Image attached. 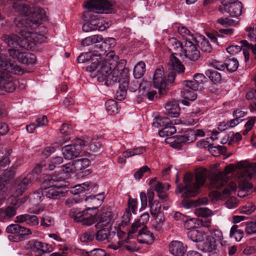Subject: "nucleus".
<instances>
[{
	"label": "nucleus",
	"mask_w": 256,
	"mask_h": 256,
	"mask_svg": "<svg viewBox=\"0 0 256 256\" xmlns=\"http://www.w3.org/2000/svg\"><path fill=\"white\" fill-rule=\"evenodd\" d=\"M210 239L214 240H215L216 243L219 242L222 238V233L218 230H215L210 233V235L208 236Z\"/></svg>",
	"instance_id": "56"
},
{
	"label": "nucleus",
	"mask_w": 256,
	"mask_h": 256,
	"mask_svg": "<svg viewBox=\"0 0 256 256\" xmlns=\"http://www.w3.org/2000/svg\"><path fill=\"white\" fill-rule=\"evenodd\" d=\"M150 172V168L146 166H144L138 170L134 174V177L136 180H140L146 172Z\"/></svg>",
	"instance_id": "60"
},
{
	"label": "nucleus",
	"mask_w": 256,
	"mask_h": 256,
	"mask_svg": "<svg viewBox=\"0 0 256 256\" xmlns=\"http://www.w3.org/2000/svg\"><path fill=\"white\" fill-rule=\"evenodd\" d=\"M116 236L115 232H111L108 228H102L95 234L96 240L101 242H110L114 236Z\"/></svg>",
	"instance_id": "22"
},
{
	"label": "nucleus",
	"mask_w": 256,
	"mask_h": 256,
	"mask_svg": "<svg viewBox=\"0 0 256 256\" xmlns=\"http://www.w3.org/2000/svg\"><path fill=\"white\" fill-rule=\"evenodd\" d=\"M60 133L64 136L63 139V143L66 142L70 140L68 135L72 132L71 127L66 124H64L60 129Z\"/></svg>",
	"instance_id": "48"
},
{
	"label": "nucleus",
	"mask_w": 256,
	"mask_h": 256,
	"mask_svg": "<svg viewBox=\"0 0 256 256\" xmlns=\"http://www.w3.org/2000/svg\"><path fill=\"white\" fill-rule=\"evenodd\" d=\"M85 142V146H88L90 150L93 152H96L101 148V144L98 140L88 138Z\"/></svg>",
	"instance_id": "35"
},
{
	"label": "nucleus",
	"mask_w": 256,
	"mask_h": 256,
	"mask_svg": "<svg viewBox=\"0 0 256 256\" xmlns=\"http://www.w3.org/2000/svg\"><path fill=\"white\" fill-rule=\"evenodd\" d=\"M126 64V61L124 60H120L119 62H117V64L113 67V70L110 71L106 80V82L110 84L118 82L120 88L122 86L124 88L128 86V70L124 68Z\"/></svg>",
	"instance_id": "6"
},
{
	"label": "nucleus",
	"mask_w": 256,
	"mask_h": 256,
	"mask_svg": "<svg viewBox=\"0 0 256 256\" xmlns=\"http://www.w3.org/2000/svg\"><path fill=\"white\" fill-rule=\"evenodd\" d=\"M111 220V214L110 212L102 213L98 218V221L96 226L98 228L107 226Z\"/></svg>",
	"instance_id": "31"
},
{
	"label": "nucleus",
	"mask_w": 256,
	"mask_h": 256,
	"mask_svg": "<svg viewBox=\"0 0 256 256\" xmlns=\"http://www.w3.org/2000/svg\"><path fill=\"white\" fill-rule=\"evenodd\" d=\"M240 45H232L226 48L228 52L231 54H234L240 52L243 47L249 48L250 44L246 40H241Z\"/></svg>",
	"instance_id": "32"
},
{
	"label": "nucleus",
	"mask_w": 256,
	"mask_h": 256,
	"mask_svg": "<svg viewBox=\"0 0 256 256\" xmlns=\"http://www.w3.org/2000/svg\"><path fill=\"white\" fill-rule=\"evenodd\" d=\"M114 42V39L113 38H108V40L102 42L100 44L94 45L95 50L92 52H87L82 54L80 55L77 60L78 63H84L85 62L90 61L94 62L100 60L101 56H104L107 52L106 49H108Z\"/></svg>",
	"instance_id": "7"
},
{
	"label": "nucleus",
	"mask_w": 256,
	"mask_h": 256,
	"mask_svg": "<svg viewBox=\"0 0 256 256\" xmlns=\"http://www.w3.org/2000/svg\"><path fill=\"white\" fill-rule=\"evenodd\" d=\"M16 209L12 205L5 210L0 209V217L10 218L16 214Z\"/></svg>",
	"instance_id": "41"
},
{
	"label": "nucleus",
	"mask_w": 256,
	"mask_h": 256,
	"mask_svg": "<svg viewBox=\"0 0 256 256\" xmlns=\"http://www.w3.org/2000/svg\"><path fill=\"white\" fill-rule=\"evenodd\" d=\"M54 220L52 216L47 215L44 214L42 220H41V225L44 227H50L54 225Z\"/></svg>",
	"instance_id": "51"
},
{
	"label": "nucleus",
	"mask_w": 256,
	"mask_h": 256,
	"mask_svg": "<svg viewBox=\"0 0 256 256\" xmlns=\"http://www.w3.org/2000/svg\"><path fill=\"white\" fill-rule=\"evenodd\" d=\"M216 244L215 242V240H212L210 239L209 237H208L206 242L204 244V250L206 252H212V251L216 250Z\"/></svg>",
	"instance_id": "49"
},
{
	"label": "nucleus",
	"mask_w": 256,
	"mask_h": 256,
	"mask_svg": "<svg viewBox=\"0 0 256 256\" xmlns=\"http://www.w3.org/2000/svg\"><path fill=\"white\" fill-rule=\"evenodd\" d=\"M178 32L182 36L186 38V40L190 38V40H193L194 41V38H196L194 36L190 31L185 26H182L178 27Z\"/></svg>",
	"instance_id": "45"
},
{
	"label": "nucleus",
	"mask_w": 256,
	"mask_h": 256,
	"mask_svg": "<svg viewBox=\"0 0 256 256\" xmlns=\"http://www.w3.org/2000/svg\"><path fill=\"white\" fill-rule=\"evenodd\" d=\"M96 186V184H95L92 183L90 182H86L72 188L70 192L72 194L76 195L86 190H88L91 188H93Z\"/></svg>",
	"instance_id": "27"
},
{
	"label": "nucleus",
	"mask_w": 256,
	"mask_h": 256,
	"mask_svg": "<svg viewBox=\"0 0 256 256\" xmlns=\"http://www.w3.org/2000/svg\"><path fill=\"white\" fill-rule=\"evenodd\" d=\"M62 162L63 158L61 156H56L52 158L48 164L49 169L50 170H53L55 168L56 165L62 164Z\"/></svg>",
	"instance_id": "61"
},
{
	"label": "nucleus",
	"mask_w": 256,
	"mask_h": 256,
	"mask_svg": "<svg viewBox=\"0 0 256 256\" xmlns=\"http://www.w3.org/2000/svg\"><path fill=\"white\" fill-rule=\"evenodd\" d=\"M194 42L204 52L210 53L212 50V46L210 42L204 36H200L194 38Z\"/></svg>",
	"instance_id": "26"
},
{
	"label": "nucleus",
	"mask_w": 256,
	"mask_h": 256,
	"mask_svg": "<svg viewBox=\"0 0 256 256\" xmlns=\"http://www.w3.org/2000/svg\"><path fill=\"white\" fill-rule=\"evenodd\" d=\"M176 132V128L171 123L168 126L162 128L161 130H159L158 134L161 137H169L175 134Z\"/></svg>",
	"instance_id": "40"
},
{
	"label": "nucleus",
	"mask_w": 256,
	"mask_h": 256,
	"mask_svg": "<svg viewBox=\"0 0 256 256\" xmlns=\"http://www.w3.org/2000/svg\"><path fill=\"white\" fill-rule=\"evenodd\" d=\"M28 21L29 20L24 17L16 18L14 19L16 32L20 36L14 34L4 36V40L9 46H12L14 49L20 48L31 50L36 44H41L44 41V38L43 36L28 31L30 27L32 26L28 22Z\"/></svg>",
	"instance_id": "1"
},
{
	"label": "nucleus",
	"mask_w": 256,
	"mask_h": 256,
	"mask_svg": "<svg viewBox=\"0 0 256 256\" xmlns=\"http://www.w3.org/2000/svg\"><path fill=\"white\" fill-rule=\"evenodd\" d=\"M103 38L100 35H93L84 38L82 42V44L84 46H89L95 44L100 43L102 42Z\"/></svg>",
	"instance_id": "34"
},
{
	"label": "nucleus",
	"mask_w": 256,
	"mask_h": 256,
	"mask_svg": "<svg viewBox=\"0 0 256 256\" xmlns=\"http://www.w3.org/2000/svg\"><path fill=\"white\" fill-rule=\"evenodd\" d=\"M146 72V64L142 61L139 62L134 68L133 74L135 78L138 79L142 78Z\"/></svg>",
	"instance_id": "33"
},
{
	"label": "nucleus",
	"mask_w": 256,
	"mask_h": 256,
	"mask_svg": "<svg viewBox=\"0 0 256 256\" xmlns=\"http://www.w3.org/2000/svg\"><path fill=\"white\" fill-rule=\"evenodd\" d=\"M146 226H144L142 230L138 232V240L142 244H151L153 243L154 240V237L152 233L150 231H148Z\"/></svg>",
	"instance_id": "23"
},
{
	"label": "nucleus",
	"mask_w": 256,
	"mask_h": 256,
	"mask_svg": "<svg viewBox=\"0 0 256 256\" xmlns=\"http://www.w3.org/2000/svg\"><path fill=\"white\" fill-rule=\"evenodd\" d=\"M37 179L32 174H28L26 176L16 180L15 192L18 196L22 195L24 191L29 188L32 184Z\"/></svg>",
	"instance_id": "15"
},
{
	"label": "nucleus",
	"mask_w": 256,
	"mask_h": 256,
	"mask_svg": "<svg viewBox=\"0 0 256 256\" xmlns=\"http://www.w3.org/2000/svg\"><path fill=\"white\" fill-rule=\"evenodd\" d=\"M85 147L84 140L76 138L72 144L65 146L62 150L65 158L72 160L78 157L83 148Z\"/></svg>",
	"instance_id": "9"
},
{
	"label": "nucleus",
	"mask_w": 256,
	"mask_h": 256,
	"mask_svg": "<svg viewBox=\"0 0 256 256\" xmlns=\"http://www.w3.org/2000/svg\"><path fill=\"white\" fill-rule=\"evenodd\" d=\"M29 244L32 248L33 251L36 253H38L40 256L49 254L53 250L51 245L36 240L30 241Z\"/></svg>",
	"instance_id": "17"
},
{
	"label": "nucleus",
	"mask_w": 256,
	"mask_h": 256,
	"mask_svg": "<svg viewBox=\"0 0 256 256\" xmlns=\"http://www.w3.org/2000/svg\"><path fill=\"white\" fill-rule=\"evenodd\" d=\"M16 222H26L30 226H36L39 224V220L38 216L29 214H23L16 217Z\"/></svg>",
	"instance_id": "24"
},
{
	"label": "nucleus",
	"mask_w": 256,
	"mask_h": 256,
	"mask_svg": "<svg viewBox=\"0 0 256 256\" xmlns=\"http://www.w3.org/2000/svg\"><path fill=\"white\" fill-rule=\"evenodd\" d=\"M225 66L228 72H234L238 69L239 63L237 59L234 58H228L225 60Z\"/></svg>",
	"instance_id": "38"
},
{
	"label": "nucleus",
	"mask_w": 256,
	"mask_h": 256,
	"mask_svg": "<svg viewBox=\"0 0 256 256\" xmlns=\"http://www.w3.org/2000/svg\"><path fill=\"white\" fill-rule=\"evenodd\" d=\"M195 214L198 216L206 218L213 214L212 212L206 208H197L195 210Z\"/></svg>",
	"instance_id": "46"
},
{
	"label": "nucleus",
	"mask_w": 256,
	"mask_h": 256,
	"mask_svg": "<svg viewBox=\"0 0 256 256\" xmlns=\"http://www.w3.org/2000/svg\"><path fill=\"white\" fill-rule=\"evenodd\" d=\"M95 236L94 232L88 231L84 232L80 237V240L83 242H88L92 241Z\"/></svg>",
	"instance_id": "58"
},
{
	"label": "nucleus",
	"mask_w": 256,
	"mask_h": 256,
	"mask_svg": "<svg viewBox=\"0 0 256 256\" xmlns=\"http://www.w3.org/2000/svg\"><path fill=\"white\" fill-rule=\"evenodd\" d=\"M165 108L166 112L173 117L177 116L180 112L178 102L176 100L168 102L165 106Z\"/></svg>",
	"instance_id": "30"
},
{
	"label": "nucleus",
	"mask_w": 256,
	"mask_h": 256,
	"mask_svg": "<svg viewBox=\"0 0 256 256\" xmlns=\"http://www.w3.org/2000/svg\"><path fill=\"white\" fill-rule=\"evenodd\" d=\"M131 216V212L129 210H126V212L122 216V220L120 224L121 226H124L128 225L130 222Z\"/></svg>",
	"instance_id": "62"
},
{
	"label": "nucleus",
	"mask_w": 256,
	"mask_h": 256,
	"mask_svg": "<svg viewBox=\"0 0 256 256\" xmlns=\"http://www.w3.org/2000/svg\"><path fill=\"white\" fill-rule=\"evenodd\" d=\"M186 249V246L180 241L173 240L169 244V251L174 256H184Z\"/></svg>",
	"instance_id": "18"
},
{
	"label": "nucleus",
	"mask_w": 256,
	"mask_h": 256,
	"mask_svg": "<svg viewBox=\"0 0 256 256\" xmlns=\"http://www.w3.org/2000/svg\"><path fill=\"white\" fill-rule=\"evenodd\" d=\"M91 211L90 208H88L84 210L76 212L74 216V220L76 222H81L83 225L90 226L94 222L96 213Z\"/></svg>",
	"instance_id": "14"
},
{
	"label": "nucleus",
	"mask_w": 256,
	"mask_h": 256,
	"mask_svg": "<svg viewBox=\"0 0 256 256\" xmlns=\"http://www.w3.org/2000/svg\"><path fill=\"white\" fill-rule=\"evenodd\" d=\"M188 238L194 242H200L204 240V234L196 230H192L188 232Z\"/></svg>",
	"instance_id": "39"
},
{
	"label": "nucleus",
	"mask_w": 256,
	"mask_h": 256,
	"mask_svg": "<svg viewBox=\"0 0 256 256\" xmlns=\"http://www.w3.org/2000/svg\"><path fill=\"white\" fill-rule=\"evenodd\" d=\"M28 198V197L27 196H24L20 198H14L12 200L11 205L17 210L19 207L26 202Z\"/></svg>",
	"instance_id": "53"
},
{
	"label": "nucleus",
	"mask_w": 256,
	"mask_h": 256,
	"mask_svg": "<svg viewBox=\"0 0 256 256\" xmlns=\"http://www.w3.org/2000/svg\"><path fill=\"white\" fill-rule=\"evenodd\" d=\"M170 63L174 71L169 73L167 77L164 75L162 67L157 68L153 76V84L158 90L160 96L164 95L168 92L169 86L174 82L176 72L182 73L184 71V66L180 60L172 54L170 58Z\"/></svg>",
	"instance_id": "2"
},
{
	"label": "nucleus",
	"mask_w": 256,
	"mask_h": 256,
	"mask_svg": "<svg viewBox=\"0 0 256 256\" xmlns=\"http://www.w3.org/2000/svg\"><path fill=\"white\" fill-rule=\"evenodd\" d=\"M236 167L247 172L249 177L256 178V162L250 163L247 160H242L237 162Z\"/></svg>",
	"instance_id": "20"
},
{
	"label": "nucleus",
	"mask_w": 256,
	"mask_h": 256,
	"mask_svg": "<svg viewBox=\"0 0 256 256\" xmlns=\"http://www.w3.org/2000/svg\"><path fill=\"white\" fill-rule=\"evenodd\" d=\"M234 167V164H229L226 166L223 172H218L215 174L211 178V186L218 189L222 187L227 182L226 174L233 171Z\"/></svg>",
	"instance_id": "11"
},
{
	"label": "nucleus",
	"mask_w": 256,
	"mask_h": 256,
	"mask_svg": "<svg viewBox=\"0 0 256 256\" xmlns=\"http://www.w3.org/2000/svg\"><path fill=\"white\" fill-rule=\"evenodd\" d=\"M140 82H138V79L135 78V80H132L130 83H129L128 80V86H126V88H128L130 92H136L140 88Z\"/></svg>",
	"instance_id": "57"
},
{
	"label": "nucleus",
	"mask_w": 256,
	"mask_h": 256,
	"mask_svg": "<svg viewBox=\"0 0 256 256\" xmlns=\"http://www.w3.org/2000/svg\"><path fill=\"white\" fill-rule=\"evenodd\" d=\"M171 42L174 48L178 52L182 53L184 49V46H182V43L178 41L176 38H172Z\"/></svg>",
	"instance_id": "63"
},
{
	"label": "nucleus",
	"mask_w": 256,
	"mask_h": 256,
	"mask_svg": "<svg viewBox=\"0 0 256 256\" xmlns=\"http://www.w3.org/2000/svg\"><path fill=\"white\" fill-rule=\"evenodd\" d=\"M206 74L214 83L218 82L222 80L220 74L214 70H208L206 71Z\"/></svg>",
	"instance_id": "43"
},
{
	"label": "nucleus",
	"mask_w": 256,
	"mask_h": 256,
	"mask_svg": "<svg viewBox=\"0 0 256 256\" xmlns=\"http://www.w3.org/2000/svg\"><path fill=\"white\" fill-rule=\"evenodd\" d=\"M104 199V196L100 194L90 196L86 198L85 200L88 204H91L92 206L91 211L94 210H96L98 206H100Z\"/></svg>",
	"instance_id": "28"
},
{
	"label": "nucleus",
	"mask_w": 256,
	"mask_h": 256,
	"mask_svg": "<svg viewBox=\"0 0 256 256\" xmlns=\"http://www.w3.org/2000/svg\"><path fill=\"white\" fill-rule=\"evenodd\" d=\"M118 58L115 55L114 51L110 50L104 56H102L100 60L92 62L86 68L87 71L92 74V76L96 77L99 82L105 81L112 69L114 67Z\"/></svg>",
	"instance_id": "3"
},
{
	"label": "nucleus",
	"mask_w": 256,
	"mask_h": 256,
	"mask_svg": "<svg viewBox=\"0 0 256 256\" xmlns=\"http://www.w3.org/2000/svg\"><path fill=\"white\" fill-rule=\"evenodd\" d=\"M208 62L210 65L216 70H223L226 68L225 63L223 64L222 62L217 60L212 59L209 60Z\"/></svg>",
	"instance_id": "55"
},
{
	"label": "nucleus",
	"mask_w": 256,
	"mask_h": 256,
	"mask_svg": "<svg viewBox=\"0 0 256 256\" xmlns=\"http://www.w3.org/2000/svg\"><path fill=\"white\" fill-rule=\"evenodd\" d=\"M236 189V184L235 182H230L226 188H224L221 194L219 192L214 191V194L216 198H226L228 197L232 192H234Z\"/></svg>",
	"instance_id": "29"
},
{
	"label": "nucleus",
	"mask_w": 256,
	"mask_h": 256,
	"mask_svg": "<svg viewBox=\"0 0 256 256\" xmlns=\"http://www.w3.org/2000/svg\"><path fill=\"white\" fill-rule=\"evenodd\" d=\"M224 3L219 7V10L223 12H226L234 17L240 16L242 12V4L238 0H224Z\"/></svg>",
	"instance_id": "12"
},
{
	"label": "nucleus",
	"mask_w": 256,
	"mask_h": 256,
	"mask_svg": "<svg viewBox=\"0 0 256 256\" xmlns=\"http://www.w3.org/2000/svg\"><path fill=\"white\" fill-rule=\"evenodd\" d=\"M194 140V132L192 130L186 131L183 134L176 136L175 142L172 146L179 149L182 146V144L185 142H190Z\"/></svg>",
	"instance_id": "19"
},
{
	"label": "nucleus",
	"mask_w": 256,
	"mask_h": 256,
	"mask_svg": "<svg viewBox=\"0 0 256 256\" xmlns=\"http://www.w3.org/2000/svg\"><path fill=\"white\" fill-rule=\"evenodd\" d=\"M45 196L48 198L56 199L63 196L60 188L56 184H52L48 188H44Z\"/></svg>",
	"instance_id": "21"
},
{
	"label": "nucleus",
	"mask_w": 256,
	"mask_h": 256,
	"mask_svg": "<svg viewBox=\"0 0 256 256\" xmlns=\"http://www.w3.org/2000/svg\"><path fill=\"white\" fill-rule=\"evenodd\" d=\"M182 54L186 58L194 62L197 60L200 57V51L198 50L195 44L190 41V38L186 41L183 52L180 53V55Z\"/></svg>",
	"instance_id": "16"
},
{
	"label": "nucleus",
	"mask_w": 256,
	"mask_h": 256,
	"mask_svg": "<svg viewBox=\"0 0 256 256\" xmlns=\"http://www.w3.org/2000/svg\"><path fill=\"white\" fill-rule=\"evenodd\" d=\"M2 70L20 75L24 73L23 70L17 64L0 58V88L6 92H12L15 90L13 78Z\"/></svg>",
	"instance_id": "5"
},
{
	"label": "nucleus",
	"mask_w": 256,
	"mask_h": 256,
	"mask_svg": "<svg viewBox=\"0 0 256 256\" xmlns=\"http://www.w3.org/2000/svg\"><path fill=\"white\" fill-rule=\"evenodd\" d=\"M154 190L158 193H162L166 190H168L170 185L166 184H162L159 182H157L154 186H152Z\"/></svg>",
	"instance_id": "54"
},
{
	"label": "nucleus",
	"mask_w": 256,
	"mask_h": 256,
	"mask_svg": "<svg viewBox=\"0 0 256 256\" xmlns=\"http://www.w3.org/2000/svg\"><path fill=\"white\" fill-rule=\"evenodd\" d=\"M84 6L88 9L86 14L90 12L96 14H110L112 12V4L108 0H90Z\"/></svg>",
	"instance_id": "8"
},
{
	"label": "nucleus",
	"mask_w": 256,
	"mask_h": 256,
	"mask_svg": "<svg viewBox=\"0 0 256 256\" xmlns=\"http://www.w3.org/2000/svg\"><path fill=\"white\" fill-rule=\"evenodd\" d=\"M74 162L76 171L82 170L88 168L90 163V160L86 158L78 159Z\"/></svg>",
	"instance_id": "42"
},
{
	"label": "nucleus",
	"mask_w": 256,
	"mask_h": 256,
	"mask_svg": "<svg viewBox=\"0 0 256 256\" xmlns=\"http://www.w3.org/2000/svg\"><path fill=\"white\" fill-rule=\"evenodd\" d=\"M8 53L11 57L26 66L34 64L36 60V56L34 54L28 52H20L18 49H10Z\"/></svg>",
	"instance_id": "13"
},
{
	"label": "nucleus",
	"mask_w": 256,
	"mask_h": 256,
	"mask_svg": "<svg viewBox=\"0 0 256 256\" xmlns=\"http://www.w3.org/2000/svg\"><path fill=\"white\" fill-rule=\"evenodd\" d=\"M105 106L107 112L110 114H114L118 112L117 102L112 100H110L105 103Z\"/></svg>",
	"instance_id": "37"
},
{
	"label": "nucleus",
	"mask_w": 256,
	"mask_h": 256,
	"mask_svg": "<svg viewBox=\"0 0 256 256\" xmlns=\"http://www.w3.org/2000/svg\"><path fill=\"white\" fill-rule=\"evenodd\" d=\"M248 172L244 170H240L238 176V184L239 190L238 195L239 197L243 198L248 194L252 189V184L248 180L256 178H250Z\"/></svg>",
	"instance_id": "10"
},
{
	"label": "nucleus",
	"mask_w": 256,
	"mask_h": 256,
	"mask_svg": "<svg viewBox=\"0 0 256 256\" xmlns=\"http://www.w3.org/2000/svg\"><path fill=\"white\" fill-rule=\"evenodd\" d=\"M137 205V200L133 198L130 196H129L128 202V208L126 210H129L130 212L132 211L134 214H136Z\"/></svg>",
	"instance_id": "52"
},
{
	"label": "nucleus",
	"mask_w": 256,
	"mask_h": 256,
	"mask_svg": "<svg viewBox=\"0 0 256 256\" xmlns=\"http://www.w3.org/2000/svg\"><path fill=\"white\" fill-rule=\"evenodd\" d=\"M208 171L204 169L198 172L196 174L195 180L191 174H186L184 177V186L179 184L176 190V193H182V196L184 198L196 196L199 188L203 186L206 182Z\"/></svg>",
	"instance_id": "4"
},
{
	"label": "nucleus",
	"mask_w": 256,
	"mask_h": 256,
	"mask_svg": "<svg viewBox=\"0 0 256 256\" xmlns=\"http://www.w3.org/2000/svg\"><path fill=\"white\" fill-rule=\"evenodd\" d=\"M256 208V206L252 203L250 202L244 206L242 211L246 214H250L254 212Z\"/></svg>",
	"instance_id": "64"
},
{
	"label": "nucleus",
	"mask_w": 256,
	"mask_h": 256,
	"mask_svg": "<svg viewBox=\"0 0 256 256\" xmlns=\"http://www.w3.org/2000/svg\"><path fill=\"white\" fill-rule=\"evenodd\" d=\"M195 91L188 88H183L182 90V94L185 99L189 100H194L196 98V94Z\"/></svg>",
	"instance_id": "44"
},
{
	"label": "nucleus",
	"mask_w": 256,
	"mask_h": 256,
	"mask_svg": "<svg viewBox=\"0 0 256 256\" xmlns=\"http://www.w3.org/2000/svg\"><path fill=\"white\" fill-rule=\"evenodd\" d=\"M150 218V215L148 212H146L142 214L140 218L136 220L130 229L129 230L128 232V234H134L138 230V228L141 226L143 227L145 226V224L148 221Z\"/></svg>",
	"instance_id": "25"
},
{
	"label": "nucleus",
	"mask_w": 256,
	"mask_h": 256,
	"mask_svg": "<svg viewBox=\"0 0 256 256\" xmlns=\"http://www.w3.org/2000/svg\"><path fill=\"white\" fill-rule=\"evenodd\" d=\"M172 122L168 118L164 117L158 118L156 121L153 122V126L155 127H162L163 128L168 126Z\"/></svg>",
	"instance_id": "50"
},
{
	"label": "nucleus",
	"mask_w": 256,
	"mask_h": 256,
	"mask_svg": "<svg viewBox=\"0 0 256 256\" xmlns=\"http://www.w3.org/2000/svg\"><path fill=\"white\" fill-rule=\"evenodd\" d=\"M150 206V214L156 217V218H158L160 216V205L159 204L158 202L154 201L153 203L149 204Z\"/></svg>",
	"instance_id": "47"
},
{
	"label": "nucleus",
	"mask_w": 256,
	"mask_h": 256,
	"mask_svg": "<svg viewBox=\"0 0 256 256\" xmlns=\"http://www.w3.org/2000/svg\"><path fill=\"white\" fill-rule=\"evenodd\" d=\"M21 226L18 224H11L6 228L8 233L18 234L20 231Z\"/></svg>",
	"instance_id": "59"
},
{
	"label": "nucleus",
	"mask_w": 256,
	"mask_h": 256,
	"mask_svg": "<svg viewBox=\"0 0 256 256\" xmlns=\"http://www.w3.org/2000/svg\"><path fill=\"white\" fill-rule=\"evenodd\" d=\"M145 151V148L138 147L134 148L129 149L124 152L122 154V156H123L125 158H128L136 155L141 154Z\"/></svg>",
	"instance_id": "36"
}]
</instances>
